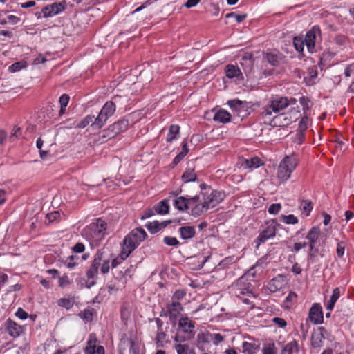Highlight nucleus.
Wrapping results in <instances>:
<instances>
[{
  "instance_id": "obj_28",
  "label": "nucleus",
  "mask_w": 354,
  "mask_h": 354,
  "mask_svg": "<svg viewBox=\"0 0 354 354\" xmlns=\"http://www.w3.org/2000/svg\"><path fill=\"white\" fill-rule=\"evenodd\" d=\"M225 72L228 78L238 77L241 75V71L239 68L232 64L226 66Z\"/></svg>"
},
{
  "instance_id": "obj_40",
  "label": "nucleus",
  "mask_w": 354,
  "mask_h": 354,
  "mask_svg": "<svg viewBox=\"0 0 354 354\" xmlns=\"http://www.w3.org/2000/svg\"><path fill=\"white\" fill-rule=\"evenodd\" d=\"M59 306L70 309L73 306L74 300L70 298H61L57 301Z\"/></svg>"
},
{
  "instance_id": "obj_8",
  "label": "nucleus",
  "mask_w": 354,
  "mask_h": 354,
  "mask_svg": "<svg viewBox=\"0 0 354 354\" xmlns=\"http://www.w3.org/2000/svg\"><path fill=\"white\" fill-rule=\"evenodd\" d=\"M277 227H280V224L277 223L275 220H272L268 222L266 228L262 230L256 239L257 247L258 248L268 239L275 236Z\"/></svg>"
},
{
  "instance_id": "obj_54",
  "label": "nucleus",
  "mask_w": 354,
  "mask_h": 354,
  "mask_svg": "<svg viewBox=\"0 0 354 354\" xmlns=\"http://www.w3.org/2000/svg\"><path fill=\"white\" fill-rule=\"evenodd\" d=\"M299 102L303 106V110L304 111L310 110V101L308 97L303 96L299 99Z\"/></svg>"
},
{
  "instance_id": "obj_33",
  "label": "nucleus",
  "mask_w": 354,
  "mask_h": 354,
  "mask_svg": "<svg viewBox=\"0 0 354 354\" xmlns=\"http://www.w3.org/2000/svg\"><path fill=\"white\" fill-rule=\"evenodd\" d=\"M261 165H263L261 160L258 157H254L250 159H245L243 163V165L245 168L255 169L259 167Z\"/></svg>"
},
{
  "instance_id": "obj_60",
  "label": "nucleus",
  "mask_w": 354,
  "mask_h": 354,
  "mask_svg": "<svg viewBox=\"0 0 354 354\" xmlns=\"http://www.w3.org/2000/svg\"><path fill=\"white\" fill-rule=\"evenodd\" d=\"M115 281L113 283H111L107 286L109 292H115L121 289V286H120L118 283H116V281H119V280L115 279Z\"/></svg>"
},
{
  "instance_id": "obj_57",
  "label": "nucleus",
  "mask_w": 354,
  "mask_h": 354,
  "mask_svg": "<svg viewBox=\"0 0 354 354\" xmlns=\"http://www.w3.org/2000/svg\"><path fill=\"white\" fill-rule=\"evenodd\" d=\"M185 296V292L183 290H176L171 297L172 301H179Z\"/></svg>"
},
{
  "instance_id": "obj_17",
  "label": "nucleus",
  "mask_w": 354,
  "mask_h": 354,
  "mask_svg": "<svg viewBox=\"0 0 354 354\" xmlns=\"http://www.w3.org/2000/svg\"><path fill=\"white\" fill-rule=\"evenodd\" d=\"M324 332V328L323 327H320L312 334L311 345L313 348H319L322 346L325 339Z\"/></svg>"
},
{
  "instance_id": "obj_62",
  "label": "nucleus",
  "mask_w": 354,
  "mask_h": 354,
  "mask_svg": "<svg viewBox=\"0 0 354 354\" xmlns=\"http://www.w3.org/2000/svg\"><path fill=\"white\" fill-rule=\"evenodd\" d=\"M110 268L109 260H104L102 263L100 271L102 274H106L109 272Z\"/></svg>"
},
{
  "instance_id": "obj_4",
  "label": "nucleus",
  "mask_w": 354,
  "mask_h": 354,
  "mask_svg": "<svg viewBox=\"0 0 354 354\" xmlns=\"http://www.w3.org/2000/svg\"><path fill=\"white\" fill-rule=\"evenodd\" d=\"M299 162V157L295 153L285 156L277 168V177L279 182L284 183L287 181L298 166Z\"/></svg>"
},
{
  "instance_id": "obj_18",
  "label": "nucleus",
  "mask_w": 354,
  "mask_h": 354,
  "mask_svg": "<svg viewBox=\"0 0 354 354\" xmlns=\"http://www.w3.org/2000/svg\"><path fill=\"white\" fill-rule=\"evenodd\" d=\"M178 233L181 239L187 242L196 235V229L194 226L185 225L178 229Z\"/></svg>"
},
{
  "instance_id": "obj_21",
  "label": "nucleus",
  "mask_w": 354,
  "mask_h": 354,
  "mask_svg": "<svg viewBox=\"0 0 354 354\" xmlns=\"http://www.w3.org/2000/svg\"><path fill=\"white\" fill-rule=\"evenodd\" d=\"M320 236V229L318 227H311L306 234V239L308 241V245H315Z\"/></svg>"
},
{
  "instance_id": "obj_2",
  "label": "nucleus",
  "mask_w": 354,
  "mask_h": 354,
  "mask_svg": "<svg viewBox=\"0 0 354 354\" xmlns=\"http://www.w3.org/2000/svg\"><path fill=\"white\" fill-rule=\"evenodd\" d=\"M297 100L291 97L276 96L271 97L263 107L261 115L264 119L271 118L272 115L280 113L288 106L295 105Z\"/></svg>"
},
{
  "instance_id": "obj_22",
  "label": "nucleus",
  "mask_w": 354,
  "mask_h": 354,
  "mask_svg": "<svg viewBox=\"0 0 354 354\" xmlns=\"http://www.w3.org/2000/svg\"><path fill=\"white\" fill-rule=\"evenodd\" d=\"M214 120L221 123H227L230 121L231 114L223 109L217 111L213 118Z\"/></svg>"
},
{
  "instance_id": "obj_38",
  "label": "nucleus",
  "mask_w": 354,
  "mask_h": 354,
  "mask_svg": "<svg viewBox=\"0 0 354 354\" xmlns=\"http://www.w3.org/2000/svg\"><path fill=\"white\" fill-rule=\"evenodd\" d=\"M112 127H113V126L111 124L107 129H106L105 130H104L102 131V139H103L102 141L108 140L111 138H114L115 136H116L118 135L116 133V132L115 131V130H113V129H112Z\"/></svg>"
},
{
  "instance_id": "obj_24",
  "label": "nucleus",
  "mask_w": 354,
  "mask_h": 354,
  "mask_svg": "<svg viewBox=\"0 0 354 354\" xmlns=\"http://www.w3.org/2000/svg\"><path fill=\"white\" fill-rule=\"evenodd\" d=\"M174 348L177 354H196L194 348L188 344L176 343Z\"/></svg>"
},
{
  "instance_id": "obj_1",
  "label": "nucleus",
  "mask_w": 354,
  "mask_h": 354,
  "mask_svg": "<svg viewBox=\"0 0 354 354\" xmlns=\"http://www.w3.org/2000/svg\"><path fill=\"white\" fill-rule=\"evenodd\" d=\"M108 224L98 218L82 230V236L89 241L91 247L98 246L106 234Z\"/></svg>"
},
{
  "instance_id": "obj_13",
  "label": "nucleus",
  "mask_w": 354,
  "mask_h": 354,
  "mask_svg": "<svg viewBox=\"0 0 354 354\" xmlns=\"http://www.w3.org/2000/svg\"><path fill=\"white\" fill-rule=\"evenodd\" d=\"M320 35V28L316 26L307 32L304 41L309 52L312 53L314 50L317 36Z\"/></svg>"
},
{
  "instance_id": "obj_47",
  "label": "nucleus",
  "mask_w": 354,
  "mask_h": 354,
  "mask_svg": "<svg viewBox=\"0 0 354 354\" xmlns=\"http://www.w3.org/2000/svg\"><path fill=\"white\" fill-rule=\"evenodd\" d=\"M309 123V118L308 116L304 115L299 123V131L304 135V132L308 129Z\"/></svg>"
},
{
  "instance_id": "obj_51",
  "label": "nucleus",
  "mask_w": 354,
  "mask_h": 354,
  "mask_svg": "<svg viewBox=\"0 0 354 354\" xmlns=\"http://www.w3.org/2000/svg\"><path fill=\"white\" fill-rule=\"evenodd\" d=\"M318 252L319 250L315 248V245H309L308 258L312 262L315 261V259L317 257Z\"/></svg>"
},
{
  "instance_id": "obj_46",
  "label": "nucleus",
  "mask_w": 354,
  "mask_h": 354,
  "mask_svg": "<svg viewBox=\"0 0 354 354\" xmlns=\"http://www.w3.org/2000/svg\"><path fill=\"white\" fill-rule=\"evenodd\" d=\"M294 46L298 52H303L305 44L304 39L301 37H296L293 40Z\"/></svg>"
},
{
  "instance_id": "obj_3",
  "label": "nucleus",
  "mask_w": 354,
  "mask_h": 354,
  "mask_svg": "<svg viewBox=\"0 0 354 354\" xmlns=\"http://www.w3.org/2000/svg\"><path fill=\"white\" fill-rule=\"evenodd\" d=\"M147 237L142 227L132 230L124 239L122 245V258L127 259L131 252Z\"/></svg>"
},
{
  "instance_id": "obj_49",
  "label": "nucleus",
  "mask_w": 354,
  "mask_h": 354,
  "mask_svg": "<svg viewBox=\"0 0 354 354\" xmlns=\"http://www.w3.org/2000/svg\"><path fill=\"white\" fill-rule=\"evenodd\" d=\"M72 283V280L70 279L67 274H64L59 277V286L61 288H65L70 286Z\"/></svg>"
},
{
  "instance_id": "obj_55",
  "label": "nucleus",
  "mask_w": 354,
  "mask_h": 354,
  "mask_svg": "<svg viewBox=\"0 0 354 354\" xmlns=\"http://www.w3.org/2000/svg\"><path fill=\"white\" fill-rule=\"evenodd\" d=\"M80 316L82 319L86 321H91L93 319V313L89 309L84 310L80 313Z\"/></svg>"
},
{
  "instance_id": "obj_16",
  "label": "nucleus",
  "mask_w": 354,
  "mask_h": 354,
  "mask_svg": "<svg viewBox=\"0 0 354 354\" xmlns=\"http://www.w3.org/2000/svg\"><path fill=\"white\" fill-rule=\"evenodd\" d=\"M167 310L170 321L175 323L183 312V308L179 301H171V303L167 306Z\"/></svg>"
},
{
  "instance_id": "obj_19",
  "label": "nucleus",
  "mask_w": 354,
  "mask_h": 354,
  "mask_svg": "<svg viewBox=\"0 0 354 354\" xmlns=\"http://www.w3.org/2000/svg\"><path fill=\"white\" fill-rule=\"evenodd\" d=\"M191 197L179 196L174 201V206L180 212H186L190 209Z\"/></svg>"
},
{
  "instance_id": "obj_42",
  "label": "nucleus",
  "mask_w": 354,
  "mask_h": 354,
  "mask_svg": "<svg viewBox=\"0 0 354 354\" xmlns=\"http://www.w3.org/2000/svg\"><path fill=\"white\" fill-rule=\"evenodd\" d=\"M281 220L287 225H295L298 223V218L293 214L281 215Z\"/></svg>"
},
{
  "instance_id": "obj_7",
  "label": "nucleus",
  "mask_w": 354,
  "mask_h": 354,
  "mask_svg": "<svg viewBox=\"0 0 354 354\" xmlns=\"http://www.w3.org/2000/svg\"><path fill=\"white\" fill-rule=\"evenodd\" d=\"M231 292L236 297L248 296L255 298L253 292V287L248 279L245 277H241L236 280L231 286Z\"/></svg>"
},
{
  "instance_id": "obj_35",
  "label": "nucleus",
  "mask_w": 354,
  "mask_h": 354,
  "mask_svg": "<svg viewBox=\"0 0 354 354\" xmlns=\"http://www.w3.org/2000/svg\"><path fill=\"white\" fill-rule=\"evenodd\" d=\"M115 111V104L111 101H109L105 103V104L103 106L102 109H101L100 112L102 113H103L104 115L109 118L114 113Z\"/></svg>"
},
{
  "instance_id": "obj_5",
  "label": "nucleus",
  "mask_w": 354,
  "mask_h": 354,
  "mask_svg": "<svg viewBox=\"0 0 354 354\" xmlns=\"http://www.w3.org/2000/svg\"><path fill=\"white\" fill-rule=\"evenodd\" d=\"M301 115L299 106L293 107L288 111L278 113L272 116L271 118L265 119L270 126L272 127H288L295 122Z\"/></svg>"
},
{
  "instance_id": "obj_52",
  "label": "nucleus",
  "mask_w": 354,
  "mask_h": 354,
  "mask_svg": "<svg viewBox=\"0 0 354 354\" xmlns=\"http://www.w3.org/2000/svg\"><path fill=\"white\" fill-rule=\"evenodd\" d=\"M224 337L220 333H211V342L214 345H218L220 343L223 342Z\"/></svg>"
},
{
  "instance_id": "obj_48",
  "label": "nucleus",
  "mask_w": 354,
  "mask_h": 354,
  "mask_svg": "<svg viewBox=\"0 0 354 354\" xmlns=\"http://www.w3.org/2000/svg\"><path fill=\"white\" fill-rule=\"evenodd\" d=\"M163 242L169 246L177 247L180 245L179 241L176 237L173 236H165Z\"/></svg>"
},
{
  "instance_id": "obj_32",
  "label": "nucleus",
  "mask_w": 354,
  "mask_h": 354,
  "mask_svg": "<svg viewBox=\"0 0 354 354\" xmlns=\"http://www.w3.org/2000/svg\"><path fill=\"white\" fill-rule=\"evenodd\" d=\"M108 118L107 116L100 112L95 121L91 123V127L94 129H101L104 125Z\"/></svg>"
},
{
  "instance_id": "obj_25",
  "label": "nucleus",
  "mask_w": 354,
  "mask_h": 354,
  "mask_svg": "<svg viewBox=\"0 0 354 354\" xmlns=\"http://www.w3.org/2000/svg\"><path fill=\"white\" fill-rule=\"evenodd\" d=\"M112 126V129H113V130H115L116 133L118 135L121 132H124L128 129L129 126V121L127 118H123L117 122L113 123Z\"/></svg>"
},
{
  "instance_id": "obj_45",
  "label": "nucleus",
  "mask_w": 354,
  "mask_h": 354,
  "mask_svg": "<svg viewBox=\"0 0 354 354\" xmlns=\"http://www.w3.org/2000/svg\"><path fill=\"white\" fill-rule=\"evenodd\" d=\"M77 257L76 256L71 255L66 258V259L64 261V264L68 268L73 269L77 266L76 260H77Z\"/></svg>"
},
{
  "instance_id": "obj_41",
  "label": "nucleus",
  "mask_w": 354,
  "mask_h": 354,
  "mask_svg": "<svg viewBox=\"0 0 354 354\" xmlns=\"http://www.w3.org/2000/svg\"><path fill=\"white\" fill-rule=\"evenodd\" d=\"M197 339L198 343H209L211 342V333L209 331L201 332L198 334Z\"/></svg>"
},
{
  "instance_id": "obj_23",
  "label": "nucleus",
  "mask_w": 354,
  "mask_h": 354,
  "mask_svg": "<svg viewBox=\"0 0 354 354\" xmlns=\"http://www.w3.org/2000/svg\"><path fill=\"white\" fill-rule=\"evenodd\" d=\"M197 176L194 167H187L181 176V179L185 183L194 182L196 180Z\"/></svg>"
},
{
  "instance_id": "obj_6",
  "label": "nucleus",
  "mask_w": 354,
  "mask_h": 354,
  "mask_svg": "<svg viewBox=\"0 0 354 354\" xmlns=\"http://www.w3.org/2000/svg\"><path fill=\"white\" fill-rule=\"evenodd\" d=\"M201 192V197L208 209L216 207L218 204L223 201L225 197L224 192L213 189L211 187H208L205 184L200 185Z\"/></svg>"
},
{
  "instance_id": "obj_59",
  "label": "nucleus",
  "mask_w": 354,
  "mask_h": 354,
  "mask_svg": "<svg viewBox=\"0 0 354 354\" xmlns=\"http://www.w3.org/2000/svg\"><path fill=\"white\" fill-rule=\"evenodd\" d=\"M130 310L126 306H122L120 310L121 318L122 320H127L130 317Z\"/></svg>"
},
{
  "instance_id": "obj_26",
  "label": "nucleus",
  "mask_w": 354,
  "mask_h": 354,
  "mask_svg": "<svg viewBox=\"0 0 354 354\" xmlns=\"http://www.w3.org/2000/svg\"><path fill=\"white\" fill-rule=\"evenodd\" d=\"M167 225V222L159 223L158 221L149 222L146 225L147 230L152 234H156L164 229Z\"/></svg>"
},
{
  "instance_id": "obj_15",
  "label": "nucleus",
  "mask_w": 354,
  "mask_h": 354,
  "mask_svg": "<svg viewBox=\"0 0 354 354\" xmlns=\"http://www.w3.org/2000/svg\"><path fill=\"white\" fill-rule=\"evenodd\" d=\"M65 3L59 2L53 3L50 5H47L44 7L41 10L44 17H49L55 15H57L64 10Z\"/></svg>"
},
{
  "instance_id": "obj_9",
  "label": "nucleus",
  "mask_w": 354,
  "mask_h": 354,
  "mask_svg": "<svg viewBox=\"0 0 354 354\" xmlns=\"http://www.w3.org/2000/svg\"><path fill=\"white\" fill-rule=\"evenodd\" d=\"M190 210L191 214L195 217L203 215L209 210L201 197V193L191 197Z\"/></svg>"
},
{
  "instance_id": "obj_34",
  "label": "nucleus",
  "mask_w": 354,
  "mask_h": 354,
  "mask_svg": "<svg viewBox=\"0 0 354 354\" xmlns=\"http://www.w3.org/2000/svg\"><path fill=\"white\" fill-rule=\"evenodd\" d=\"M340 297V290L339 288H335L333 290V295H331L330 300L328 301L326 308L329 310H332L334 308L335 304L337 299Z\"/></svg>"
},
{
  "instance_id": "obj_39",
  "label": "nucleus",
  "mask_w": 354,
  "mask_h": 354,
  "mask_svg": "<svg viewBox=\"0 0 354 354\" xmlns=\"http://www.w3.org/2000/svg\"><path fill=\"white\" fill-rule=\"evenodd\" d=\"M69 96L67 94H63L59 97V102L60 103L61 109L59 111V115H63L66 112V107L67 106L69 102Z\"/></svg>"
},
{
  "instance_id": "obj_61",
  "label": "nucleus",
  "mask_w": 354,
  "mask_h": 354,
  "mask_svg": "<svg viewBox=\"0 0 354 354\" xmlns=\"http://www.w3.org/2000/svg\"><path fill=\"white\" fill-rule=\"evenodd\" d=\"M15 315L20 319H26L28 317V314L21 308L17 309Z\"/></svg>"
},
{
  "instance_id": "obj_27",
  "label": "nucleus",
  "mask_w": 354,
  "mask_h": 354,
  "mask_svg": "<svg viewBox=\"0 0 354 354\" xmlns=\"http://www.w3.org/2000/svg\"><path fill=\"white\" fill-rule=\"evenodd\" d=\"M180 134V127L177 124H172L169 127V133L167 136V142H171L178 139Z\"/></svg>"
},
{
  "instance_id": "obj_58",
  "label": "nucleus",
  "mask_w": 354,
  "mask_h": 354,
  "mask_svg": "<svg viewBox=\"0 0 354 354\" xmlns=\"http://www.w3.org/2000/svg\"><path fill=\"white\" fill-rule=\"evenodd\" d=\"M272 321L280 328H285L287 326L286 321L283 318L274 317Z\"/></svg>"
},
{
  "instance_id": "obj_11",
  "label": "nucleus",
  "mask_w": 354,
  "mask_h": 354,
  "mask_svg": "<svg viewBox=\"0 0 354 354\" xmlns=\"http://www.w3.org/2000/svg\"><path fill=\"white\" fill-rule=\"evenodd\" d=\"M98 339L95 333H91L88 336L86 346L85 348V354H104V348L102 346L97 345Z\"/></svg>"
},
{
  "instance_id": "obj_31",
  "label": "nucleus",
  "mask_w": 354,
  "mask_h": 354,
  "mask_svg": "<svg viewBox=\"0 0 354 354\" xmlns=\"http://www.w3.org/2000/svg\"><path fill=\"white\" fill-rule=\"evenodd\" d=\"M299 351V344L297 340L288 342L282 350V354H293Z\"/></svg>"
},
{
  "instance_id": "obj_30",
  "label": "nucleus",
  "mask_w": 354,
  "mask_h": 354,
  "mask_svg": "<svg viewBox=\"0 0 354 354\" xmlns=\"http://www.w3.org/2000/svg\"><path fill=\"white\" fill-rule=\"evenodd\" d=\"M297 295L295 292H290L286 297L283 307L286 310L290 309L297 302Z\"/></svg>"
},
{
  "instance_id": "obj_63",
  "label": "nucleus",
  "mask_w": 354,
  "mask_h": 354,
  "mask_svg": "<svg viewBox=\"0 0 354 354\" xmlns=\"http://www.w3.org/2000/svg\"><path fill=\"white\" fill-rule=\"evenodd\" d=\"M155 214H156L155 209L153 210L152 209H147L141 215L140 218L142 220H145L146 218H148L153 216Z\"/></svg>"
},
{
  "instance_id": "obj_56",
  "label": "nucleus",
  "mask_w": 354,
  "mask_h": 354,
  "mask_svg": "<svg viewBox=\"0 0 354 354\" xmlns=\"http://www.w3.org/2000/svg\"><path fill=\"white\" fill-rule=\"evenodd\" d=\"M281 205L280 203H273L270 205L268 207V212L270 214H277L281 210Z\"/></svg>"
},
{
  "instance_id": "obj_29",
  "label": "nucleus",
  "mask_w": 354,
  "mask_h": 354,
  "mask_svg": "<svg viewBox=\"0 0 354 354\" xmlns=\"http://www.w3.org/2000/svg\"><path fill=\"white\" fill-rule=\"evenodd\" d=\"M155 212L159 214H167L169 213V199H165L159 202L154 207Z\"/></svg>"
},
{
  "instance_id": "obj_37",
  "label": "nucleus",
  "mask_w": 354,
  "mask_h": 354,
  "mask_svg": "<svg viewBox=\"0 0 354 354\" xmlns=\"http://www.w3.org/2000/svg\"><path fill=\"white\" fill-rule=\"evenodd\" d=\"M265 57L266 60L273 66L278 65L281 60L280 56L278 54L273 53H267Z\"/></svg>"
},
{
  "instance_id": "obj_14",
  "label": "nucleus",
  "mask_w": 354,
  "mask_h": 354,
  "mask_svg": "<svg viewBox=\"0 0 354 354\" xmlns=\"http://www.w3.org/2000/svg\"><path fill=\"white\" fill-rule=\"evenodd\" d=\"M308 319L314 324H319L323 322V312L320 304L317 303L313 304L309 310Z\"/></svg>"
},
{
  "instance_id": "obj_53",
  "label": "nucleus",
  "mask_w": 354,
  "mask_h": 354,
  "mask_svg": "<svg viewBox=\"0 0 354 354\" xmlns=\"http://www.w3.org/2000/svg\"><path fill=\"white\" fill-rule=\"evenodd\" d=\"M263 354H276V348L274 343L269 344L264 346L262 350Z\"/></svg>"
},
{
  "instance_id": "obj_64",
  "label": "nucleus",
  "mask_w": 354,
  "mask_h": 354,
  "mask_svg": "<svg viewBox=\"0 0 354 354\" xmlns=\"http://www.w3.org/2000/svg\"><path fill=\"white\" fill-rule=\"evenodd\" d=\"M73 251L76 253L83 252L85 250L84 245L82 243H77L72 248Z\"/></svg>"
},
{
  "instance_id": "obj_36",
  "label": "nucleus",
  "mask_w": 354,
  "mask_h": 354,
  "mask_svg": "<svg viewBox=\"0 0 354 354\" xmlns=\"http://www.w3.org/2000/svg\"><path fill=\"white\" fill-rule=\"evenodd\" d=\"M299 207L301 211L308 216L313 209V204L308 200H303L300 203Z\"/></svg>"
},
{
  "instance_id": "obj_10",
  "label": "nucleus",
  "mask_w": 354,
  "mask_h": 354,
  "mask_svg": "<svg viewBox=\"0 0 354 354\" xmlns=\"http://www.w3.org/2000/svg\"><path fill=\"white\" fill-rule=\"evenodd\" d=\"M103 252L98 251L95 255L94 259L91 263V267L86 272L87 279H92L91 282V285H94L95 283V279H97V276L98 274L99 266L101 264L102 259Z\"/></svg>"
},
{
  "instance_id": "obj_50",
  "label": "nucleus",
  "mask_w": 354,
  "mask_h": 354,
  "mask_svg": "<svg viewBox=\"0 0 354 354\" xmlns=\"http://www.w3.org/2000/svg\"><path fill=\"white\" fill-rule=\"evenodd\" d=\"M346 246V243L343 241L337 243L336 252L339 258H342L344 256Z\"/></svg>"
},
{
  "instance_id": "obj_12",
  "label": "nucleus",
  "mask_w": 354,
  "mask_h": 354,
  "mask_svg": "<svg viewBox=\"0 0 354 354\" xmlns=\"http://www.w3.org/2000/svg\"><path fill=\"white\" fill-rule=\"evenodd\" d=\"M4 326L6 331L13 338H17L24 333V326L18 324L10 319L6 321Z\"/></svg>"
},
{
  "instance_id": "obj_44",
  "label": "nucleus",
  "mask_w": 354,
  "mask_h": 354,
  "mask_svg": "<svg viewBox=\"0 0 354 354\" xmlns=\"http://www.w3.org/2000/svg\"><path fill=\"white\" fill-rule=\"evenodd\" d=\"M94 116L88 115L83 118L75 127L79 129H83L93 122Z\"/></svg>"
},
{
  "instance_id": "obj_43",
  "label": "nucleus",
  "mask_w": 354,
  "mask_h": 354,
  "mask_svg": "<svg viewBox=\"0 0 354 354\" xmlns=\"http://www.w3.org/2000/svg\"><path fill=\"white\" fill-rule=\"evenodd\" d=\"M27 66V62L26 61L17 62L12 64L9 67V71L11 73H15L19 71L20 70L25 68Z\"/></svg>"
},
{
  "instance_id": "obj_20",
  "label": "nucleus",
  "mask_w": 354,
  "mask_h": 354,
  "mask_svg": "<svg viewBox=\"0 0 354 354\" xmlns=\"http://www.w3.org/2000/svg\"><path fill=\"white\" fill-rule=\"evenodd\" d=\"M179 327L185 333H192L195 328V324L187 317H182L178 322Z\"/></svg>"
}]
</instances>
